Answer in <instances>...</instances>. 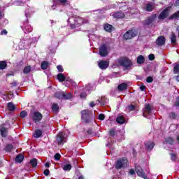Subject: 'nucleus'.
<instances>
[{
	"mask_svg": "<svg viewBox=\"0 0 179 179\" xmlns=\"http://www.w3.org/2000/svg\"><path fill=\"white\" fill-rule=\"evenodd\" d=\"M118 64L120 66H123L124 69H131V67L134 65V63L128 57H121L118 59Z\"/></svg>",
	"mask_w": 179,
	"mask_h": 179,
	"instance_id": "nucleus-1",
	"label": "nucleus"
},
{
	"mask_svg": "<svg viewBox=\"0 0 179 179\" xmlns=\"http://www.w3.org/2000/svg\"><path fill=\"white\" fill-rule=\"evenodd\" d=\"M116 170H121V169H127L128 167V159L127 157H122L117 160L115 166Z\"/></svg>",
	"mask_w": 179,
	"mask_h": 179,
	"instance_id": "nucleus-2",
	"label": "nucleus"
},
{
	"mask_svg": "<svg viewBox=\"0 0 179 179\" xmlns=\"http://www.w3.org/2000/svg\"><path fill=\"white\" fill-rule=\"evenodd\" d=\"M81 120L85 124H90L92 121V117H90V110H81Z\"/></svg>",
	"mask_w": 179,
	"mask_h": 179,
	"instance_id": "nucleus-3",
	"label": "nucleus"
},
{
	"mask_svg": "<svg viewBox=\"0 0 179 179\" xmlns=\"http://www.w3.org/2000/svg\"><path fill=\"white\" fill-rule=\"evenodd\" d=\"M136 36H138V31L130 29L123 35V38L124 40H131L134 37H136Z\"/></svg>",
	"mask_w": 179,
	"mask_h": 179,
	"instance_id": "nucleus-4",
	"label": "nucleus"
},
{
	"mask_svg": "<svg viewBox=\"0 0 179 179\" xmlns=\"http://www.w3.org/2000/svg\"><path fill=\"white\" fill-rule=\"evenodd\" d=\"M156 17H157V14H152L150 16L148 17L147 19L143 22V26H150L153 23V22L156 21Z\"/></svg>",
	"mask_w": 179,
	"mask_h": 179,
	"instance_id": "nucleus-5",
	"label": "nucleus"
},
{
	"mask_svg": "<svg viewBox=\"0 0 179 179\" xmlns=\"http://www.w3.org/2000/svg\"><path fill=\"white\" fill-rule=\"evenodd\" d=\"M56 142H57V145H64L65 142H66V134L61 132L59 133L56 136Z\"/></svg>",
	"mask_w": 179,
	"mask_h": 179,
	"instance_id": "nucleus-6",
	"label": "nucleus"
},
{
	"mask_svg": "<svg viewBox=\"0 0 179 179\" xmlns=\"http://www.w3.org/2000/svg\"><path fill=\"white\" fill-rule=\"evenodd\" d=\"M169 15H170V7H166L158 15V19L159 20H164V19H167V17H169Z\"/></svg>",
	"mask_w": 179,
	"mask_h": 179,
	"instance_id": "nucleus-7",
	"label": "nucleus"
},
{
	"mask_svg": "<svg viewBox=\"0 0 179 179\" xmlns=\"http://www.w3.org/2000/svg\"><path fill=\"white\" fill-rule=\"evenodd\" d=\"M136 171L138 177H141V178H144V179H149V178H148V176L145 173V171L142 169V167L137 166V168L136 169Z\"/></svg>",
	"mask_w": 179,
	"mask_h": 179,
	"instance_id": "nucleus-8",
	"label": "nucleus"
},
{
	"mask_svg": "<svg viewBox=\"0 0 179 179\" xmlns=\"http://www.w3.org/2000/svg\"><path fill=\"white\" fill-rule=\"evenodd\" d=\"M33 120L36 124H37V122H40V121L43 120V114L38 111L34 112Z\"/></svg>",
	"mask_w": 179,
	"mask_h": 179,
	"instance_id": "nucleus-9",
	"label": "nucleus"
},
{
	"mask_svg": "<svg viewBox=\"0 0 179 179\" xmlns=\"http://www.w3.org/2000/svg\"><path fill=\"white\" fill-rule=\"evenodd\" d=\"M99 55H101V57H107V55H108V50L106 44H103L99 48Z\"/></svg>",
	"mask_w": 179,
	"mask_h": 179,
	"instance_id": "nucleus-10",
	"label": "nucleus"
},
{
	"mask_svg": "<svg viewBox=\"0 0 179 179\" xmlns=\"http://www.w3.org/2000/svg\"><path fill=\"white\" fill-rule=\"evenodd\" d=\"M98 66L100 69L106 70V69H107V68H108L110 66V62L101 60L98 63Z\"/></svg>",
	"mask_w": 179,
	"mask_h": 179,
	"instance_id": "nucleus-11",
	"label": "nucleus"
},
{
	"mask_svg": "<svg viewBox=\"0 0 179 179\" xmlns=\"http://www.w3.org/2000/svg\"><path fill=\"white\" fill-rule=\"evenodd\" d=\"M152 113V106L150 104L148 103L145 106L144 113H143V117L148 118V115Z\"/></svg>",
	"mask_w": 179,
	"mask_h": 179,
	"instance_id": "nucleus-12",
	"label": "nucleus"
},
{
	"mask_svg": "<svg viewBox=\"0 0 179 179\" xmlns=\"http://www.w3.org/2000/svg\"><path fill=\"white\" fill-rule=\"evenodd\" d=\"M156 44L159 47H162V45H164L166 44V37L164 36H159L156 40Z\"/></svg>",
	"mask_w": 179,
	"mask_h": 179,
	"instance_id": "nucleus-13",
	"label": "nucleus"
},
{
	"mask_svg": "<svg viewBox=\"0 0 179 179\" xmlns=\"http://www.w3.org/2000/svg\"><path fill=\"white\" fill-rule=\"evenodd\" d=\"M23 27L24 29V33H31V31H33V28L29 24L28 19H27V21L24 23Z\"/></svg>",
	"mask_w": 179,
	"mask_h": 179,
	"instance_id": "nucleus-14",
	"label": "nucleus"
},
{
	"mask_svg": "<svg viewBox=\"0 0 179 179\" xmlns=\"http://www.w3.org/2000/svg\"><path fill=\"white\" fill-rule=\"evenodd\" d=\"M115 19H122L125 17V14L122 11H117L112 15Z\"/></svg>",
	"mask_w": 179,
	"mask_h": 179,
	"instance_id": "nucleus-15",
	"label": "nucleus"
},
{
	"mask_svg": "<svg viewBox=\"0 0 179 179\" xmlns=\"http://www.w3.org/2000/svg\"><path fill=\"white\" fill-rule=\"evenodd\" d=\"M144 145L147 150L150 151L153 149V148H155V143L152 141H147L146 143H144Z\"/></svg>",
	"mask_w": 179,
	"mask_h": 179,
	"instance_id": "nucleus-16",
	"label": "nucleus"
},
{
	"mask_svg": "<svg viewBox=\"0 0 179 179\" xmlns=\"http://www.w3.org/2000/svg\"><path fill=\"white\" fill-rule=\"evenodd\" d=\"M127 89H128V84L125 83H121L117 86V90H119V92H124Z\"/></svg>",
	"mask_w": 179,
	"mask_h": 179,
	"instance_id": "nucleus-17",
	"label": "nucleus"
},
{
	"mask_svg": "<svg viewBox=\"0 0 179 179\" xmlns=\"http://www.w3.org/2000/svg\"><path fill=\"white\" fill-rule=\"evenodd\" d=\"M0 134L2 138H6L8 136V128L3 127L0 129Z\"/></svg>",
	"mask_w": 179,
	"mask_h": 179,
	"instance_id": "nucleus-18",
	"label": "nucleus"
},
{
	"mask_svg": "<svg viewBox=\"0 0 179 179\" xmlns=\"http://www.w3.org/2000/svg\"><path fill=\"white\" fill-rule=\"evenodd\" d=\"M170 38L171 44H173V45H176V44H177V36H176V34H174V32H172Z\"/></svg>",
	"mask_w": 179,
	"mask_h": 179,
	"instance_id": "nucleus-19",
	"label": "nucleus"
},
{
	"mask_svg": "<svg viewBox=\"0 0 179 179\" xmlns=\"http://www.w3.org/2000/svg\"><path fill=\"white\" fill-rule=\"evenodd\" d=\"M54 96L56 99H58L59 100H62L64 97V92H56Z\"/></svg>",
	"mask_w": 179,
	"mask_h": 179,
	"instance_id": "nucleus-20",
	"label": "nucleus"
},
{
	"mask_svg": "<svg viewBox=\"0 0 179 179\" xmlns=\"http://www.w3.org/2000/svg\"><path fill=\"white\" fill-rule=\"evenodd\" d=\"M103 29L105 31H108V33H111V31H113V25L110 24H105L103 25Z\"/></svg>",
	"mask_w": 179,
	"mask_h": 179,
	"instance_id": "nucleus-21",
	"label": "nucleus"
},
{
	"mask_svg": "<svg viewBox=\"0 0 179 179\" xmlns=\"http://www.w3.org/2000/svg\"><path fill=\"white\" fill-rule=\"evenodd\" d=\"M174 142H176V139L173 137H167L165 138V143H169V145H174Z\"/></svg>",
	"mask_w": 179,
	"mask_h": 179,
	"instance_id": "nucleus-22",
	"label": "nucleus"
},
{
	"mask_svg": "<svg viewBox=\"0 0 179 179\" xmlns=\"http://www.w3.org/2000/svg\"><path fill=\"white\" fill-rule=\"evenodd\" d=\"M24 159V156L22 154H19L15 157V162L17 163H22L23 160Z\"/></svg>",
	"mask_w": 179,
	"mask_h": 179,
	"instance_id": "nucleus-23",
	"label": "nucleus"
},
{
	"mask_svg": "<svg viewBox=\"0 0 179 179\" xmlns=\"http://www.w3.org/2000/svg\"><path fill=\"white\" fill-rule=\"evenodd\" d=\"M116 122L117 124H120V125H122V124L125 123V117L124 116H119L116 118Z\"/></svg>",
	"mask_w": 179,
	"mask_h": 179,
	"instance_id": "nucleus-24",
	"label": "nucleus"
},
{
	"mask_svg": "<svg viewBox=\"0 0 179 179\" xmlns=\"http://www.w3.org/2000/svg\"><path fill=\"white\" fill-rule=\"evenodd\" d=\"M155 9V6L152 3H148L145 6V10L147 12H153Z\"/></svg>",
	"mask_w": 179,
	"mask_h": 179,
	"instance_id": "nucleus-25",
	"label": "nucleus"
},
{
	"mask_svg": "<svg viewBox=\"0 0 179 179\" xmlns=\"http://www.w3.org/2000/svg\"><path fill=\"white\" fill-rule=\"evenodd\" d=\"M7 107H8V111H15V110H16V106L12 102L8 103Z\"/></svg>",
	"mask_w": 179,
	"mask_h": 179,
	"instance_id": "nucleus-26",
	"label": "nucleus"
},
{
	"mask_svg": "<svg viewBox=\"0 0 179 179\" xmlns=\"http://www.w3.org/2000/svg\"><path fill=\"white\" fill-rule=\"evenodd\" d=\"M66 79V78L65 77V75L59 73L57 74V80H59V82L62 83V82H65V80Z\"/></svg>",
	"mask_w": 179,
	"mask_h": 179,
	"instance_id": "nucleus-27",
	"label": "nucleus"
},
{
	"mask_svg": "<svg viewBox=\"0 0 179 179\" xmlns=\"http://www.w3.org/2000/svg\"><path fill=\"white\" fill-rule=\"evenodd\" d=\"M8 68V63L6 61H0V70L3 71V69H6Z\"/></svg>",
	"mask_w": 179,
	"mask_h": 179,
	"instance_id": "nucleus-28",
	"label": "nucleus"
},
{
	"mask_svg": "<svg viewBox=\"0 0 179 179\" xmlns=\"http://www.w3.org/2000/svg\"><path fill=\"white\" fill-rule=\"evenodd\" d=\"M73 96L71 93H65V92H63V99L62 100H71L72 99Z\"/></svg>",
	"mask_w": 179,
	"mask_h": 179,
	"instance_id": "nucleus-29",
	"label": "nucleus"
},
{
	"mask_svg": "<svg viewBox=\"0 0 179 179\" xmlns=\"http://www.w3.org/2000/svg\"><path fill=\"white\" fill-rule=\"evenodd\" d=\"M31 72V66H27L23 69V73L24 75H29Z\"/></svg>",
	"mask_w": 179,
	"mask_h": 179,
	"instance_id": "nucleus-30",
	"label": "nucleus"
},
{
	"mask_svg": "<svg viewBox=\"0 0 179 179\" xmlns=\"http://www.w3.org/2000/svg\"><path fill=\"white\" fill-rule=\"evenodd\" d=\"M52 110L55 111V113H59V106H58V103H52Z\"/></svg>",
	"mask_w": 179,
	"mask_h": 179,
	"instance_id": "nucleus-31",
	"label": "nucleus"
},
{
	"mask_svg": "<svg viewBox=\"0 0 179 179\" xmlns=\"http://www.w3.org/2000/svg\"><path fill=\"white\" fill-rule=\"evenodd\" d=\"M137 64H140L141 65L145 64V57H143V55H139L137 57Z\"/></svg>",
	"mask_w": 179,
	"mask_h": 179,
	"instance_id": "nucleus-32",
	"label": "nucleus"
},
{
	"mask_svg": "<svg viewBox=\"0 0 179 179\" xmlns=\"http://www.w3.org/2000/svg\"><path fill=\"white\" fill-rule=\"evenodd\" d=\"M43 135V131L40 129H36L34 134V138H41Z\"/></svg>",
	"mask_w": 179,
	"mask_h": 179,
	"instance_id": "nucleus-33",
	"label": "nucleus"
},
{
	"mask_svg": "<svg viewBox=\"0 0 179 179\" xmlns=\"http://www.w3.org/2000/svg\"><path fill=\"white\" fill-rule=\"evenodd\" d=\"M29 164L31 165L33 169H36L37 167V159L33 158L30 160Z\"/></svg>",
	"mask_w": 179,
	"mask_h": 179,
	"instance_id": "nucleus-34",
	"label": "nucleus"
},
{
	"mask_svg": "<svg viewBox=\"0 0 179 179\" xmlns=\"http://www.w3.org/2000/svg\"><path fill=\"white\" fill-rule=\"evenodd\" d=\"M178 17H179V10L173 13V15H170V17H169V20H173V19H178Z\"/></svg>",
	"mask_w": 179,
	"mask_h": 179,
	"instance_id": "nucleus-35",
	"label": "nucleus"
},
{
	"mask_svg": "<svg viewBox=\"0 0 179 179\" xmlns=\"http://www.w3.org/2000/svg\"><path fill=\"white\" fill-rule=\"evenodd\" d=\"M48 65L49 63L47 61H44L41 63V69H43V71H45V69H47V68H48Z\"/></svg>",
	"mask_w": 179,
	"mask_h": 179,
	"instance_id": "nucleus-36",
	"label": "nucleus"
},
{
	"mask_svg": "<svg viewBox=\"0 0 179 179\" xmlns=\"http://www.w3.org/2000/svg\"><path fill=\"white\" fill-rule=\"evenodd\" d=\"M58 2L62 6H66V5H69V0H58Z\"/></svg>",
	"mask_w": 179,
	"mask_h": 179,
	"instance_id": "nucleus-37",
	"label": "nucleus"
},
{
	"mask_svg": "<svg viewBox=\"0 0 179 179\" xmlns=\"http://www.w3.org/2000/svg\"><path fill=\"white\" fill-rule=\"evenodd\" d=\"M6 152H12L13 150V145L12 144H7L6 148H4Z\"/></svg>",
	"mask_w": 179,
	"mask_h": 179,
	"instance_id": "nucleus-38",
	"label": "nucleus"
},
{
	"mask_svg": "<svg viewBox=\"0 0 179 179\" xmlns=\"http://www.w3.org/2000/svg\"><path fill=\"white\" fill-rule=\"evenodd\" d=\"M63 170H64V171H71V170H72V165L70 164L64 165L63 167Z\"/></svg>",
	"mask_w": 179,
	"mask_h": 179,
	"instance_id": "nucleus-39",
	"label": "nucleus"
},
{
	"mask_svg": "<svg viewBox=\"0 0 179 179\" xmlns=\"http://www.w3.org/2000/svg\"><path fill=\"white\" fill-rule=\"evenodd\" d=\"M177 73H179V64H177L173 67V74L177 75Z\"/></svg>",
	"mask_w": 179,
	"mask_h": 179,
	"instance_id": "nucleus-40",
	"label": "nucleus"
},
{
	"mask_svg": "<svg viewBox=\"0 0 179 179\" xmlns=\"http://www.w3.org/2000/svg\"><path fill=\"white\" fill-rule=\"evenodd\" d=\"M20 117L21 118H26L27 117V112L26 110H22L20 113Z\"/></svg>",
	"mask_w": 179,
	"mask_h": 179,
	"instance_id": "nucleus-41",
	"label": "nucleus"
},
{
	"mask_svg": "<svg viewBox=\"0 0 179 179\" xmlns=\"http://www.w3.org/2000/svg\"><path fill=\"white\" fill-rule=\"evenodd\" d=\"M169 118L171 120H176L177 118V115L174 112H171L169 113Z\"/></svg>",
	"mask_w": 179,
	"mask_h": 179,
	"instance_id": "nucleus-42",
	"label": "nucleus"
},
{
	"mask_svg": "<svg viewBox=\"0 0 179 179\" xmlns=\"http://www.w3.org/2000/svg\"><path fill=\"white\" fill-rule=\"evenodd\" d=\"M109 135L110 136H115V129L113 128L109 130Z\"/></svg>",
	"mask_w": 179,
	"mask_h": 179,
	"instance_id": "nucleus-43",
	"label": "nucleus"
},
{
	"mask_svg": "<svg viewBox=\"0 0 179 179\" xmlns=\"http://www.w3.org/2000/svg\"><path fill=\"white\" fill-rule=\"evenodd\" d=\"M80 99H82L83 100H86V97H87V94H86V92H82L80 94Z\"/></svg>",
	"mask_w": 179,
	"mask_h": 179,
	"instance_id": "nucleus-44",
	"label": "nucleus"
},
{
	"mask_svg": "<svg viewBox=\"0 0 179 179\" xmlns=\"http://www.w3.org/2000/svg\"><path fill=\"white\" fill-rule=\"evenodd\" d=\"M55 160H56L57 162L61 160V154L60 153H56L55 155Z\"/></svg>",
	"mask_w": 179,
	"mask_h": 179,
	"instance_id": "nucleus-45",
	"label": "nucleus"
},
{
	"mask_svg": "<svg viewBox=\"0 0 179 179\" xmlns=\"http://www.w3.org/2000/svg\"><path fill=\"white\" fill-rule=\"evenodd\" d=\"M87 135H90V136L94 135V133L93 132V129H88L87 130Z\"/></svg>",
	"mask_w": 179,
	"mask_h": 179,
	"instance_id": "nucleus-46",
	"label": "nucleus"
},
{
	"mask_svg": "<svg viewBox=\"0 0 179 179\" xmlns=\"http://www.w3.org/2000/svg\"><path fill=\"white\" fill-rule=\"evenodd\" d=\"M135 108H136V106L135 105L131 104L130 106H128L129 111H134Z\"/></svg>",
	"mask_w": 179,
	"mask_h": 179,
	"instance_id": "nucleus-47",
	"label": "nucleus"
},
{
	"mask_svg": "<svg viewBox=\"0 0 179 179\" xmlns=\"http://www.w3.org/2000/svg\"><path fill=\"white\" fill-rule=\"evenodd\" d=\"M153 82V77L152 76H148L147 78H146V83H152Z\"/></svg>",
	"mask_w": 179,
	"mask_h": 179,
	"instance_id": "nucleus-48",
	"label": "nucleus"
},
{
	"mask_svg": "<svg viewBox=\"0 0 179 179\" xmlns=\"http://www.w3.org/2000/svg\"><path fill=\"white\" fill-rule=\"evenodd\" d=\"M170 155H171V160H173V161L177 160V155L176 154L171 153Z\"/></svg>",
	"mask_w": 179,
	"mask_h": 179,
	"instance_id": "nucleus-49",
	"label": "nucleus"
},
{
	"mask_svg": "<svg viewBox=\"0 0 179 179\" xmlns=\"http://www.w3.org/2000/svg\"><path fill=\"white\" fill-rule=\"evenodd\" d=\"M106 118V115H104V114H100L99 115V120H100V121H104Z\"/></svg>",
	"mask_w": 179,
	"mask_h": 179,
	"instance_id": "nucleus-50",
	"label": "nucleus"
},
{
	"mask_svg": "<svg viewBox=\"0 0 179 179\" xmlns=\"http://www.w3.org/2000/svg\"><path fill=\"white\" fill-rule=\"evenodd\" d=\"M57 69L59 72H64V68L61 65L57 66Z\"/></svg>",
	"mask_w": 179,
	"mask_h": 179,
	"instance_id": "nucleus-51",
	"label": "nucleus"
},
{
	"mask_svg": "<svg viewBox=\"0 0 179 179\" xmlns=\"http://www.w3.org/2000/svg\"><path fill=\"white\" fill-rule=\"evenodd\" d=\"M148 58L150 61H155V55L154 54L149 55Z\"/></svg>",
	"mask_w": 179,
	"mask_h": 179,
	"instance_id": "nucleus-52",
	"label": "nucleus"
},
{
	"mask_svg": "<svg viewBox=\"0 0 179 179\" xmlns=\"http://www.w3.org/2000/svg\"><path fill=\"white\" fill-rule=\"evenodd\" d=\"M43 174H44V176H45V177H48V176H50V170L45 169L43 171Z\"/></svg>",
	"mask_w": 179,
	"mask_h": 179,
	"instance_id": "nucleus-53",
	"label": "nucleus"
},
{
	"mask_svg": "<svg viewBox=\"0 0 179 179\" xmlns=\"http://www.w3.org/2000/svg\"><path fill=\"white\" fill-rule=\"evenodd\" d=\"M6 34H8V31H6V29H3L1 31V36H6Z\"/></svg>",
	"mask_w": 179,
	"mask_h": 179,
	"instance_id": "nucleus-54",
	"label": "nucleus"
},
{
	"mask_svg": "<svg viewBox=\"0 0 179 179\" xmlns=\"http://www.w3.org/2000/svg\"><path fill=\"white\" fill-rule=\"evenodd\" d=\"M140 90H141V92H145V90H146V86L145 85H141L140 87Z\"/></svg>",
	"mask_w": 179,
	"mask_h": 179,
	"instance_id": "nucleus-55",
	"label": "nucleus"
},
{
	"mask_svg": "<svg viewBox=\"0 0 179 179\" xmlns=\"http://www.w3.org/2000/svg\"><path fill=\"white\" fill-rule=\"evenodd\" d=\"M176 107H179V96L176 99V102L175 103Z\"/></svg>",
	"mask_w": 179,
	"mask_h": 179,
	"instance_id": "nucleus-56",
	"label": "nucleus"
},
{
	"mask_svg": "<svg viewBox=\"0 0 179 179\" xmlns=\"http://www.w3.org/2000/svg\"><path fill=\"white\" fill-rule=\"evenodd\" d=\"M129 174H131V176H134V174H135V170H134L133 169H130Z\"/></svg>",
	"mask_w": 179,
	"mask_h": 179,
	"instance_id": "nucleus-57",
	"label": "nucleus"
},
{
	"mask_svg": "<svg viewBox=\"0 0 179 179\" xmlns=\"http://www.w3.org/2000/svg\"><path fill=\"white\" fill-rule=\"evenodd\" d=\"M12 87H16L17 86V83L16 81H14L11 83Z\"/></svg>",
	"mask_w": 179,
	"mask_h": 179,
	"instance_id": "nucleus-58",
	"label": "nucleus"
},
{
	"mask_svg": "<svg viewBox=\"0 0 179 179\" xmlns=\"http://www.w3.org/2000/svg\"><path fill=\"white\" fill-rule=\"evenodd\" d=\"M6 76H7V78L9 77V76H15V73L11 72L10 73H7Z\"/></svg>",
	"mask_w": 179,
	"mask_h": 179,
	"instance_id": "nucleus-59",
	"label": "nucleus"
},
{
	"mask_svg": "<svg viewBox=\"0 0 179 179\" xmlns=\"http://www.w3.org/2000/svg\"><path fill=\"white\" fill-rule=\"evenodd\" d=\"M50 166H51V163H50V162H46V163L45 164V167L48 168V167H50Z\"/></svg>",
	"mask_w": 179,
	"mask_h": 179,
	"instance_id": "nucleus-60",
	"label": "nucleus"
},
{
	"mask_svg": "<svg viewBox=\"0 0 179 179\" xmlns=\"http://www.w3.org/2000/svg\"><path fill=\"white\" fill-rule=\"evenodd\" d=\"M94 106H96V104H94V102L90 103V107H94Z\"/></svg>",
	"mask_w": 179,
	"mask_h": 179,
	"instance_id": "nucleus-61",
	"label": "nucleus"
},
{
	"mask_svg": "<svg viewBox=\"0 0 179 179\" xmlns=\"http://www.w3.org/2000/svg\"><path fill=\"white\" fill-rule=\"evenodd\" d=\"M175 6H179V0L175 1Z\"/></svg>",
	"mask_w": 179,
	"mask_h": 179,
	"instance_id": "nucleus-62",
	"label": "nucleus"
},
{
	"mask_svg": "<svg viewBox=\"0 0 179 179\" xmlns=\"http://www.w3.org/2000/svg\"><path fill=\"white\" fill-rule=\"evenodd\" d=\"M176 80L177 82H179V75L177 76H176Z\"/></svg>",
	"mask_w": 179,
	"mask_h": 179,
	"instance_id": "nucleus-63",
	"label": "nucleus"
},
{
	"mask_svg": "<svg viewBox=\"0 0 179 179\" xmlns=\"http://www.w3.org/2000/svg\"><path fill=\"white\" fill-rule=\"evenodd\" d=\"M78 179H85V178L83 177V176H79Z\"/></svg>",
	"mask_w": 179,
	"mask_h": 179,
	"instance_id": "nucleus-64",
	"label": "nucleus"
}]
</instances>
